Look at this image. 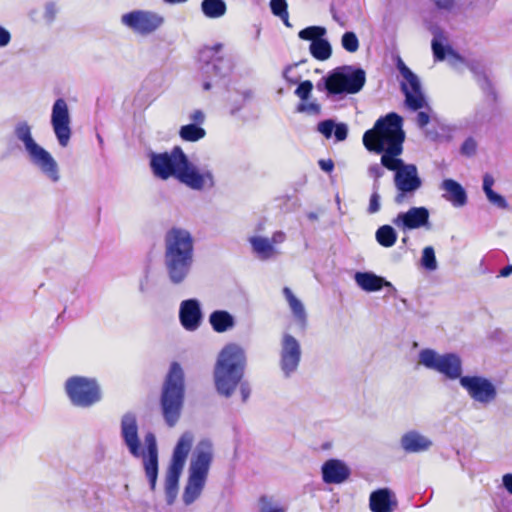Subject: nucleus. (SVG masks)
I'll list each match as a JSON object with an SVG mask.
<instances>
[{"label":"nucleus","instance_id":"f257e3e1","mask_svg":"<svg viewBox=\"0 0 512 512\" xmlns=\"http://www.w3.org/2000/svg\"><path fill=\"white\" fill-rule=\"evenodd\" d=\"M149 159L150 168L159 179L167 180L173 177L196 191L211 190L215 187L212 170L198 168L188 159L180 146H174L170 152H151Z\"/></svg>","mask_w":512,"mask_h":512},{"label":"nucleus","instance_id":"f03ea898","mask_svg":"<svg viewBox=\"0 0 512 512\" xmlns=\"http://www.w3.org/2000/svg\"><path fill=\"white\" fill-rule=\"evenodd\" d=\"M363 145L370 152L381 154V165L396 173L405 162L398 158L403 151L405 132L403 118L390 112L376 120L373 128L363 134Z\"/></svg>","mask_w":512,"mask_h":512},{"label":"nucleus","instance_id":"7ed1b4c3","mask_svg":"<svg viewBox=\"0 0 512 512\" xmlns=\"http://www.w3.org/2000/svg\"><path fill=\"white\" fill-rule=\"evenodd\" d=\"M245 350L236 343H229L223 347L218 355L214 368V383L216 391L229 398L239 385L242 401L246 402L251 394L247 381H241L246 368Z\"/></svg>","mask_w":512,"mask_h":512},{"label":"nucleus","instance_id":"20e7f679","mask_svg":"<svg viewBox=\"0 0 512 512\" xmlns=\"http://www.w3.org/2000/svg\"><path fill=\"white\" fill-rule=\"evenodd\" d=\"M194 263V239L183 228L174 227L165 235L164 264L169 280L173 284L183 283Z\"/></svg>","mask_w":512,"mask_h":512},{"label":"nucleus","instance_id":"39448f33","mask_svg":"<svg viewBox=\"0 0 512 512\" xmlns=\"http://www.w3.org/2000/svg\"><path fill=\"white\" fill-rule=\"evenodd\" d=\"M120 434L129 453L134 458H142L146 477L151 490L154 491L158 477V447L155 435L152 432L146 433L144 437L146 452H144L138 435L136 416L130 412L125 413L121 418Z\"/></svg>","mask_w":512,"mask_h":512},{"label":"nucleus","instance_id":"423d86ee","mask_svg":"<svg viewBox=\"0 0 512 512\" xmlns=\"http://www.w3.org/2000/svg\"><path fill=\"white\" fill-rule=\"evenodd\" d=\"M366 83V72L356 65L338 66L322 77L316 84L317 90L325 92L333 100L359 93Z\"/></svg>","mask_w":512,"mask_h":512},{"label":"nucleus","instance_id":"0eeeda50","mask_svg":"<svg viewBox=\"0 0 512 512\" xmlns=\"http://www.w3.org/2000/svg\"><path fill=\"white\" fill-rule=\"evenodd\" d=\"M212 460V443L209 440L200 441L192 455L189 466V476L182 495V500L185 505H191L201 495Z\"/></svg>","mask_w":512,"mask_h":512},{"label":"nucleus","instance_id":"6e6552de","mask_svg":"<svg viewBox=\"0 0 512 512\" xmlns=\"http://www.w3.org/2000/svg\"><path fill=\"white\" fill-rule=\"evenodd\" d=\"M184 400V372L180 364L173 362L166 376L161 406L163 417L168 426H174L180 416Z\"/></svg>","mask_w":512,"mask_h":512},{"label":"nucleus","instance_id":"1a4fd4ad","mask_svg":"<svg viewBox=\"0 0 512 512\" xmlns=\"http://www.w3.org/2000/svg\"><path fill=\"white\" fill-rule=\"evenodd\" d=\"M32 128L27 121H19L14 127L15 137L21 141L31 160L49 179L57 181L59 170L57 162L51 154L34 140Z\"/></svg>","mask_w":512,"mask_h":512},{"label":"nucleus","instance_id":"9d476101","mask_svg":"<svg viewBox=\"0 0 512 512\" xmlns=\"http://www.w3.org/2000/svg\"><path fill=\"white\" fill-rule=\"evenodd\" d=\"M223 44L216 43L211 47H205L199 52V60L203 63L201 73L205 80L203 89L208 91L212 83L217 84L220 80L229 76L233 70L234 63L230 55H219Z\"/></svg>","mask_w":512,"mask_h":512},{"label":"nucleus","instance_id":"9b49d317","mask_svg":"<svg viewBox=\"0 0 512 512\" xmlns=\"http://www.w3.org/2000/svg\"><path fill=\"white\" fill-rule=\"evenodd\" d=\"M65 392L75 407L90 408L102 400V390L95 378L72 376L65 382Z\"/></svg>","mask_w":512,"mask_h":512},{"label":"nucleus","instance_id":"f8f14e48","mask_svg":"<svg viewBox=\"0 0 512 512\" xmlns=\"http://www.w3.org/2000/svg\"><path fill=\"white\" fill-rule=\"evenodd\" d=\"M418 362L429 370L436 371L449 380L462 376V360L456 353L439 354L436 350L425 348L418 354Z\"/></svg>","mask_w":512,"mask_h":512},{"label":"nucleus","instance_id":"ddd939ff","mask_svg":"<svg viewBox=\"0 0 512 512\" xmlns=\"http://www.w3.org/2000/svg\"><path fill=\"white\" fill-rule=\"evenodd\" d=\"M496 102L497 99L484 97L483 100L475 106L471 114L459 119L451 127V131H461L478 135L486 129L491 122L495 113Z\"/></svg>","mask_w":512,"mask_h":512},{"label":"nucleus","instance_id":"4468645a","mask_svg":"<svg viewBox=\"0 0 512 512\" xmlns=\"http://www.w3.org/2000/svg\"><path fill=\"white\" fill-rule=\"evenodd\" d=\"M460 385L475 402L487 406L497 398V388L492 381L483 376H463Z\"/></svg>","mask_w":512,"mask_h":512},{"label":"nucleus","instance_id":"2eb2a0df","mask_svg":"<svg viewBox=\"0 0 512 512\" xmlns=\"http://www.w3.org/2000/svg\"><path fill=\"white\" fill-rule=\"evenodd\" d=\"M123 25L140 35H149L164 23V18L148 10H134L121 17Z\"/></svg>","mask_w":512,"mask_h":512},{"label":"nucleus","instance_id":"dca6fc26","mask_svg":"<svg viewBox=\"0 0 512 512\" xmlns=\"http://www.w3.org/2000/svg\"><path fill=\"white\" fill-rule=\"evenodd\" d=\"M69 108L63 98L55 100L51 111V125L61 147H66L71 138Z\"/></svg>","mask_w":512,"mask_h":512},{"label":"nucleus","instance_id":"f3484780","mask_svg":"<svg viewBox=\"0 0 512 512\" xmlns=\"http://www.w3.org/2000/svg\"><path fill=\"white\" fill-rule=\"evenodd\" d=\"M301 346L299 341L289 333H284L281 340L280 368L285 377L294 374L301 360Z\"/></svg>","mask_w":512,"mask_h":512},{"label":"nucleus","instance_id":"a211bd4d","mask_svg":"<svg viewBox=\"0 0 512 512\" xmlns=\"http://www.w3.org/2000/svg\"><path fill=\"white\" fill-rule=\"evenodd\" d=\"M409 87L405 84H401V89L405 95V104L412 111H418L426 106V99L421 90V83L418 76L414 72H410L407 76L403 77Z\"/></svg>","mask_w":512,"mask_h":512},{"label":"nucleus","instance_id":"6ab92c4d","mask_svg":"<svg viewBox=\"0 0 512 512\" xmlns=\"http://www.w3.org/2000/svg\"><path fill=\"white\" fill-rule=\"evenodd\" d=\"M393 223L402 230H413L421 227L430 229L429 211L425 207H412L407 212H401Z\"/></svg>","mask_w":512,"mask_h":512},{"label":"nucleus","instance_id":"aec40b11","mask_svg":"<svg viewBox=\"0 0 512 512\" xmlns=\"http://www.w3.org/2000/svg\"><path fill=\"white\" fill-rule=\"evenodd\" d=\"M428 30L433 35L431 49L435 61H444L448 55H451L461 61L463 60L462 57L448 44L447 35L439 25L430 24Z\"/></svg>","mask_w":512,"mask_h":512},{"label":"nucleus","instance_id":"412c9836","mask_svg":"<svg viewBox=\"0 0 512 512\" xmlns=\"http://www.w3.org/2000/svg\"><path fill=\"white\" fill-rule=\"evenodd\" d=\"M202 318L201 305L197 299H187L180 303L179 320L185 330H197L201 324Z\"/></svg>","mask_w":512,"mask_h":512},{"label":"nucleus","instance_id":"4be33fe9","mask_svg":"<svg viewBox=\"0 0 512 512\" xmlns=\"http://www.w3.org/2000/svg\"><path fill=\"white\" fill-rule=\"evenodd\" d=\"M466 67L473 74L474 80L479 86L484 97L497 99L498 95L495 87L487 74V67L483 61L472 59L465 62Z\"/></svg>","mask_w":512,"mask_h":512},{"label":"nucleus","instance_id":"5701e85b","mask_svg":"<svg viewBox=\"0 0 512 512\" xmlns=\"http://www.w3.org/2000/svg\"><path fill=\"white\" fill-rule=\"evenodd\" d=\"M394 181L399 192H415L422 184L416 165L406 163L395 173Z\"/></svg>","mask_w":512,"mask_h":512},{"label":"nucleus","instance_id":"b1692460","mask_svg":"<svg viewBox=\"0 0 512 512\" xmlns=\"http://www.w3.org/2000/svg\"><path fill=\"white\" fill-rule=\"evenodd\" d=\"M322 479L326 484H341L350 476L349 467L339 459H329L321 467Z\"/></svg>","mask_w":512,"mask_h":512},{"label":"nucleus","instance_id":"393cba45","mask_svg":"<svg viewBox=\"0 0 512 512\" xmlns=\"http://www.w3.org/2000/svg\"><path fill=\"white\" fill-rule=\"evenodd\" d=\"M369 507L372 512H393L397 507L396 496L389 488L377 489L370 494Z\"/></svg>","mask_w":512,"mask_h":512},{"label":"nucleus","instance_id":"a878e982","mask_svg":"<svg viewBox=\"0 0 512 512\" xmlns=\"http://www.w3.org/2000/svg\"><path fill=\"white\" fill-rule=\"evenodd\" d=\"M354 280L356 284L366 292L380 291L384 287L389 288L393 293L396 292V288L391 282L373 272H356Z\"/></svg>","mask_w":512,"mask_h":512},{"label":"nucleus","instance_id":"bb28decb","mask_svg":"<svg viewBox=\"0 0 512 512\" xmlns=\"http://www.w3.org/2000/svg\"><path fill=\"white\" fill-rule=\"evenodd\" d=\"M400 444L407 453H420L430 449L432 441L416 430H411L402 435Z\"/></svg>","mask_w":512,"mask_h":512},{"label":"nucleus","instance_id":"cd10ccee","mask_svg":"<svg viewBox=\"0 0 512 512\" xmlns=\"http://www.w3.org/2000/svg\"><path fill=\"white\" fill-rule=\"evenodd\" d=\"M317 131L326 139L334 136L336 142L346 140L348 136V126L345 123H336L333 119H325L317 124Z\"/></svg>","mask_w":512,"mask_h":512},{"label":"nucleus","instance_id":"c85d7f7f","mask_svg":"<svg viewBox=\"0 0 512 512\" xmlns=\"http://www.w3.org/2000/svg\"><path fill=\"white\" fill-rule=\"evenodd\" d=\"M193 440L194 437L191 432H185L181 435L173 450L170 465L184 468Z\"/></svg>","mask_w":512,"mask_h":512},{"label":"nucleus","instance_id":"c756f323","mask_svg":"<svg viewBox=\"0 0 512 512\" xmlns=\"http://www.w3.org/2000/svg\"><path fill=\"white\" fill-rule=\"evenodd\" d=\"M249 243L252 247L253 253L262 261L273 259L279 253L277 248L272 245L269 238L253 236L249 238Z\"/></svg>","mask_w":512,"mask_h":512},{"label":"nucleus","instance_id":"7c9ffc66","mask_svg":"<svg viewBox=\"0 0 512 512\" xmlns=\"http://www.w3.org/2000/svg\"><path fill=\"white\" fill-rule=\"evenodd\" d=\"M183 468L169 464L165 476V494L168 504H172L178 494L179 478Z\"/></svg>","mask_w":512,"mask_h":512},{"label":"nucleus","instance_id":"2f4dec72","mask_svg":"<svg viewBox=\"0 0 512 512\" xmlns=\"http://www.w3.org/2000/svg\"><path fill=\"white\" fill-rule=\"evenodd\" d=\"M283 294L289 304L295 321L300 326V328L304 329L306 327L307 314L303 303L293 294L291 289L288 287L283 289Z\"/></svg>","mask_w":512,"mask_h":512},{"label":"nucleus","instance_id":"473e14b6","mask_svg":"<svg viewBox=\"0 0 512 512\" xmlns=\"http://www.w3.org/2000/svg\"><path fill=\"white\" fill-rule=\"evenodd\" d=\"M209 323L215 332L223 333L235 326V319L228 311L216 310L210 314Z\"/></svg>","mask_w":512,"mask_h":512},{"label":"nucleus","instance_id":"72a5a7b5","mask_svg":"<svg viewBox=\"0 0 512 512\" xmlns=\"http://www.w3.org/2000/svg\"><path fill=\"white\" fill-rule=\"evenodd\" d=\"M253 97V92L250 89L243 91H235L231 93L227 100L229 112L231 115H236L245 106L246 102L250 101Z\"/></svg>","mask_w":512,"mask_h":512},{"label":"nucleus","instance_id":"f704fd0d","mask_svg":"<svg viewBox=\"0 0 512 512\" xmlns=\"http://www.w3.org/2000/svg\"><path fill=\"white\" fill-rule=\"evenodd\" d=\"M309 52L316 60L325 61L332 55V46L325 36L320 37L310 43Z\"/></svg>","mask_w":512,"mask_h":512},{"label":"nucleus","instance_id":"c9c22d12","mask_svg":"<svg viewBox=\"0 0 512 512\" xmlns=\"http://www.w3.org/2000/svg\"><path fill=\"white\" fill-rule=\"evenodd\" d=\"M202 13L210 19H217L225 15L227 6L224 0H202Z\"/></svg>","mask_w":512,"mask_h":512},{"label":"nucleus","instance_id":"e433bc0d","mask_svg":"<svg viewBox=\"0 0 512 512\" xmlns=\"http://www.w3.org/2000/svg\"><path fill=\"white\" fill-rule=\"evenodd\" d=\"M205 135V129L196 124L183 125L179 130V136L181 139L188 142L199 141L200 139L204 138Z\"/></svg>","mask_w":512,"mask_h":512},{"label":"nucleus","instance_id":"4c0bfd02","mask_svg":"<svg viewBox=\"0 0 512 512\" xmlns=\"http://www.w3.org/2000/svg\"><path fill=\"white\" fill-rule=\"evenodd\" d=\"M377 242L386 248L392 247L397 240L395 229L390 225H383L379 227L375 234Z\"/></svg>","mask_w":512,"mask_h":512},{"label":"nucleus","instance_id":"58836bf2","mask_svg":"<svg viewBox=\"0 0 512 512\" xmlns=\"http://www.w3.org/2000/svg\"><path fill=\"white\" fill-rule=\"evenodd\" d=\"M287 505L271 497L261 496L259 499V512H286Z\"/></svg>","mask_w":512,"mask_h":512},{"label":"nucleus","instance_id":"ea45409f","mask_svg":"<svg viewBox=\"0 0 512 512\" xmlns=\"http://www.w3.org/2000/svg\"><path fill=\"white\" fill-rule=\"evenodd\" d=\"M420 265L427 271H435L438 268V262L435 256V250L432 246H426L422 250Z\"/></svg>","mask_w":512,"mask_h":512},{"label":"nucleus","instance_id":"a19ab883","mask_svg":"<svg viewBox=\"0 0 512 512\" xmlns=\"http://www.w3.org/2000/svg\"><path fill=\"white\" fill-rule=\"evenodd\" d=\"M326 33V28L323 26H308L299 31L298 37L302 40H307L312 43L313 39L324 37Z\"/></svg>","mask_w":512,"mask_h":512},{"label":"nucleus","instance_id":"79ce46f5","mask_svg":"<svg viewBox=\"0 0 512 512\" xmlns=\"http://www.w3.org/2000/svg\"><path fill=\"white\" fill-rule=\"evenodd\" d=\"M342 47L349 53H354L359 48V40L357 35L352 31H347L341 38Z\"/></svg>","mask_w":512,"mask_h":512},{"label":"nucleus","instance_id":"37998d69","mask_svg":"<svg viewBox=\"0 0 512 512\" xmlns=\"http://www.w3.org/2000/svg\"><path fill=\"white\" fill-rule=\"evenodd\" d=\"M156 285L155 278L151 275L150 271L146 269L139 279V292L143 295H148Z\"/></svg>","mask_w":512,"mask_h":512},{"label":"nucleus","instance_id":"c03bdc74","mask_svg":"<svg viewBox=\"0 0 512 512\" xmlns=\"http://www.w3.org/2000/svg\"><path fill=\"white\" fill-rule=\"evenodd\" d=\"M477 147H478L477 141L475 140V138L472 135H470L467 138H465V140L461 144V146L459 148V152L462 156L472 157L476 154Z\"/></svg>","mask_w":512,"mask_h":512},{"label":"nucleus","instance_id":"a18cd8bd","mask_svg":"<svg viewBox=\"0 0 512 512\" xmlns=\"http://www.w3.org/2000/svg\"><path fill=\"white\" fill-rule=\"evenodd\" d=\"M298 86L295 89V94L302 100L306 101L309 99L312 89L313 83L310 80H305L297 83Z\"/></svg>","mask_w":512,"mask_h":512},{"label":"nucleus","instance_id":"49530a36","mask_svg":"<svg viewBox=\"0 0 512 512\" xmlns=\"http://www.w3.org/2000/svg\"><path fill=\"white\" fill-rule=\"evenodd\" d=\"M296 111L299 113L319 115L321 112V106H320V104H318L316 102L304 103V101H303L297 105Z\"/></svg>","mask_w":512,"mask_h":512},{"label":"nucleus","instance_id":"de8ad7c7","mask_svg":"<svg viewBox=\"0 0 512 512\" xmlns=\"http://www.w3.org/2000/svg\"><path fill=\"white\" fill-rule=\"evenodd\" d=\"M304 63V61H299L297 63H294V64H289L287 65L284 70H283V73H282V76L283 78L290 84H297L300 80V76L299 75H292L291 72L292 70L299 66L300 64Z\"/></svg>","mask_w":512,"mask_h":512},{"label":"nucleus","instance_id":"09e8293b","mask_svg":"<svg viewBox=\"0 0 512 512\" xmlns=\"http://www.w3.org/2000/svg\"><path fill=\"white\" fill-rule=\"evenodd\" d=\"M269 6L272 14L276 17L288 11V4L283 0H270Z\"/></svg>","mask_w":512,"mask_h":512},{"label":"nucleus","instance_id":"8fccbe9b","mask_svg":"<svg viewBox=\"0 0 512 512\" xmlns=\"http://www.w3.org/2000/svg\"><path fill=\"white\" fill-rule=\"evenodd\" d=\"M440 188L445 192H466L462 185L453 179H445Z\"/></svg>","mask_w":512,"mask_h":512},{"label":"nucleus","instance_id":"3c124183","mask_svg":"<svg viewBox=\"0 0 512 512\" xmlns=\"http://www.w3.org/2000/svg\"><path fill=\"white\" fill-rule=\"evenodd\" d=\"M454 207H462L467 203V194H443Z\"/></svg>","mask_w":512,"mask_h":512},{"label":"nucleus","instance_id":"603ef678","mask_svg":"<svg viewBox=\"0 0 512 512\" xmlns=\"http://www.w3.org/2000/svg\"><path fill=\"white\" fill-rule=\"evenodd\" d=\"M488 201L501 209L507 208V202L502 194H486Z\"/></svg>","mask_w":512,"mask_h":512},{"label":"nucleus","instance_id":"864d4df0","mask_svg":"<svg viewBox=\"0 0 512 512\" xmlns=\"http://www.w3.org/2000/svg\"><path fill=\"white\" fill-rule=\"evenodd\" d=\"M381 202L379 194H371L369 205H368V213L374 214L380 210Z\"/></svg>","mask_w":512,"mask_h":512},{"label":"nucleus","instance_id":"5fc2aeb1","mask_svg":"<svg viewBox=\"0 0 512 512\" xmlns=\"http://www.w3.org/2000/svg\"><path fill=\"white\" fill-rule=\"evenodd\" d=\"M439 10L451 11L454 8L455 0H431Z\"/></svg>","mask_w":512,"mask_h":512},{"label":"nucleus","instance_id":"6e6d98bb","mask_svg":"<svg viewBox=\"0 0 512 512\" xmlns=\"http://www.w3.org/2000/svg\"><path fill=\"white\" fill-rule=\"evenodd\" d=\"M56 13H57V9H56L55 4L53 2L47 3L45 6L44 18L48 22H52V21H54V19L56 17Z\"/></svg>","mask_w":512,"mask_h":512},{"label":"nucleus","instance_id":"4d7b16f0","mask_svg":"<svg viewBox=\"0 0 512 512\" xmlns=\"http://www.w3.org/2000/svg\"><path fill=\"white\" fill-rule=\"evenodd\" d=\"M494 185V178L491 174L486 173L483 176L482 192H495L492 188Z\"/></svg>","mask_w":512,"mask_h":512},{"label":"nucleus","instance_id":"13d9d810","mask_svg":"<svg viewBox=\"0 0 512 512\" xmlns=\"http://www.w3.org/2000/svg\"><path fill=\"white\" fill-rule=\"evenodd\" d=\"M11 41V33L0 25V48L6 47Z\"/></svg>","mask_w":512,"mask_h":512},{"label":"nucleus","instance_id":"bf43d9fd","mask_svg":"<svg viewBox=\"0 0 512 512\" xmlns=\"http://www.w3.org/2000/svg\"><path fill=\"white\" fill-rule=\"evenodd\" d=\"M396 68L399 71V73L404 77L407 76L411 71V69L404 63V61L401 59L400 56L396 57Z\"/></svg>","mask_w":512,"mask_h":512},{"label":"nucleus","instance_id":"052dcab7","mask_svg":"<svg viewBox=\"0 0 512 512\" xmlns=\"http://www.w3.org/2000/svg\"><path fill=\"white\" fill-rule=\"evenodd\" d=\"M430 121V116L425 111H419L417 114L416 122L420 128H424Z\"/></svg>","mask_w":512,"mask_h":512},{"label":"nucleus","instance_id":"680f3d73","mask_svg":"<svg viewBox=\"0 0 512 512\" xmlns=\"http://www.w3.org/2000/svg\"><path fill=\"white\" fill-rule=\"evenodd\" d=\"M369 174L371 177L378 179L384 174V169L381 164H374L369 167Z\"/></svg>","mask_w":512,"mask_h":512},{"label":"nucleus","instance_id":"e2e57ef3","mask_svg":"<svg viewBox=\"0 0 512 512\" xmlns=\"http://www.w3.org/2000/svg\"><path fill=\"white\" fill-rule=\"evenodd\" d=\"M190 119L193 121L192 124L201 125L205 120V115L201 110H195L191 115Z\"/></svg>","mask_w":512,"mask_h":512},{"label":"nucleus","instance_id":"0e129e2a","mask_svg":"<svg viewBox=\"0 0 512 512\" xmlns=\"http://www.w3.org/2000/svg\"><path fill=\"white\" fill-rule=\"evenodd\" d=\"M319 164V167L324 171V172H331L333 169H334V163L331 159H321L319 160L318 162Z\"/></svg>","mask_w":512,"mask_h":512},{"label":"nucleus","instance_id":"69168bd1","mask_svg":"<svg viewBox=\"0 0 512 512\" xmlns=\"http://www.w3.org/2000/svg\"><path fill=\"white\" fill-rule=\"evenodd\" d=\"M286 239V234L282 231H276L275 233H273L272 235V238L270 239L271 242H272V245H278V244H281L285 241Z\"/></svg>","mask_w":512,"mask_h":512},{"label":"nucleus","instance_id":"338daca9","mask_svg":"<svg viewBox=\"0 0 512 512\" xmlns=\"http://www.w3.org/2000/svg\"><path fill=\"white\" fill-rule=\"evenodd\" d=\"M504 488L512 495V474L507 473L502 477Z\"/></svg>","mask_w":512,"mask_h":512},{"label":"nucleus","instance_id":"774afa93","mask_svg":"<svg viewBox=\"0 0 512 512\" xmlns=\"http://www.w3.org/2000/svg\"><path fill=\"white\" fill-rule=\"evenodd\" d=\"M512 273V265H508L503 267L500 272L499 276L501 277H508Z\"/></svg>","mask_w":512,"mask_h":512}]
</instances>
